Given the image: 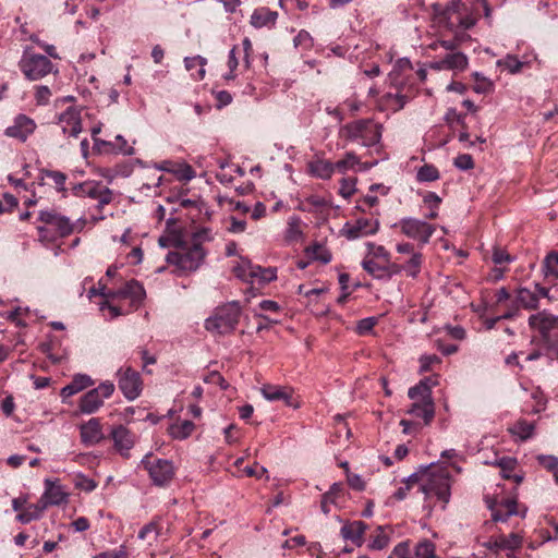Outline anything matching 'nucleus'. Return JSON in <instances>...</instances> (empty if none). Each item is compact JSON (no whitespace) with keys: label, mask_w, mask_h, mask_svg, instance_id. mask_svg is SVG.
Returning a JSON list of instances; mask_svg holds the SVG:
<instances>
[{"label":"nucleus","mask_w":558,"mask_h":558,"mask_svg":"<svg viewBox=\"0 0 558 558\" xmlns=\"http://www.w3.org/2000/svg\"><path fill=\"white\" fill-rule=\"evenodd\" d=\"M496 65L510 74H517L522 71L524 62L513 54H507L505 58L497 60Z\"/></svg>","instance_id":"nucleus-40"},{"label":"nucleus","mask_w":558,"mask_h":558,"mask_svg":"<svg viewBox=\"0 0 558 558\" xmlns=\"http://www.w3.org/2000/svg\"><path fill=\"white\" fill-rule=\"evenodd\" d=\"M379 221L373 218H360L354 225L347 223L343 228L345 236L349 240L375 234L378 231Z\"/></svg>","instance_id":"nucleus-19"},{"label":"nucleus","mask_w":558,"mask_h":558,"mask_svg":"<svg viewBox=\"0 0 558 558\" xmlns=\"http://www.w3.org/2000/svg\"><path fill=\"white\" fill-rule=\"evenodd\" d=\"M111 437L116 449L128 457L130 449L134 446V435L123 425H119L111 430Z\"/></svg>","instance_id":"nucleus-22"},{"label":"nucleus","mask_w":558,"mask_h":558,"mask_svg":"<svg viewBox=\"0 0 558 558\" xmlns=\"http://www.w3.org/2000/svg\"><path fill=\"white\" fill-rule=\"evenodd\" d=\"M529 326L543 338L558 337V315H553L546 311L538 312L529 317Z\"/></svg>","instance_id":"nucleus-14"},{"label":"nucleus","mask_w":558,"mask_h":558,"mask_svg":"<svg viewBox=\"0 0 558 558\" xmlns=\"http://www.w3.org/2000/svg\"><path fill=\"white\" fill-rule=\"evenodd\" d=\"M72 383L75 385L78 391H82L94 385L92 377L86 374L74 375Z\"/></svg>","instance_id":"nucleus-62"},{"label":"nucleus","mask_w":558,"mask_h":558,"mask_svg":"<svg viewBox=\"0 0 558 558\" xmlns=\"http://www.w3.org/2000/svg\"><path fill=\"white\" fill-rule=\"evenodd\" d=\"M453 166L461 171H468L474 168V161L471 155L460 154L453 159Z\"/></svg>","instance_id":"nucleus-54"},{"label":"nucleus","mask_w":558,"mask_h":558,"mask_svg":"<svg viewBox=\"0 0 558 558\" xmlns=\"http://www.w3.org/2000/svg\"><path fill=\"white\" fill-rule=\"evenodd\" d=\"M192 239H193V244L201 245L203 242H208L214 239L213 231H211V229L206 228V227L197 228L193 232Z\"/></svg>","instance_id":"nucleus-55"},{"label":"nucleus","mask_w":558,"mask_h":558,"mask_svg":"<svg viewBox=\"0 0 558 558\" xmlns=\"http://www.w3.org/2000/svg\"><path fill=\"white\" fill-rule=\"evenodd\" d=\"M440 178L438 169L434 165L425 163L417 169L416 180L421 183L434 182Z\"/></svg>","instance_id":"nucleus-44"},{"label":"nucleus","mask_w":558,"mask_h":558,"mask_svg":"<svg viewBox=\"0 0 558 558\" xmlns=\"http://www.w3.org/2000/svg\"><path fill=\"white\" fill-rule=\"evenodd\" d=\"M534 428L533 423L520 420L515 422L509 430L513 436L519 437L521 440H526L533 436Z\"/></svg>","instance_id":"nucleus-39"},{"label":"nucleus","mask_w":558,"mask_h":558,"mask_svg":"<svg viewBox=\"0 0 558 558\" xmlns=\"http://www.w3.org/2000/svg\"><path fill=\"white\" fill-rule=\"evenodd\" d=\"M307 172L317 179L329 180L335 173L333 162L316 158L307 163Z\"/></svg>","instance_id":"nucleus-27"},{"label":"nucleus","mask_w":558,"mask_h":558,"mask_svg":"<svg viewBox=\"0 0 558 558\" xmlns=\"http://www.w3.org/2000/svg\"><path fill=\"white\" fill-rule=\"evenodd\" d=\"M396 227H399L407 238L417 241L421 245L427 244L436 230L434 225L413 217L400 219Z\"/></svg>","instance_id":"nucleus-10"},{"label":"nucleus","mask_w":558,"mask_h":558,"mask_svg":"<svg viewBox=\"0 0 558 558\" xmlns=\"http://www.w3.org/2000/svg\"><path fill=\"white\" fill-rule=\"evenodd\" d=\"M399 72L393 70L389 73L388 80L393 87V90L386 92L377 99V107L381 111L397 112L401 110L410 100L411 96L408 95L405 87L398 80Z\"/></svg>","instance_id":"nucleus-5"},{"label":"nucleus","mask_w":558,"mask_h":558,"mask_svg":"<svg viewBox=\"0 0 558 558\" xmlns=\"http://www.w3.org/2000/svg\"><path fill=\"white\" fill-rule=\"evenodd\" d=\"M407 413L416 418H422L424 425H429L435 417V402L413 401L407 410Z\"/></svg>","instance_id":"nucleus-26"},{"label":"nucleus","mask_w":558,"mask_h":558,"mask_svg":"<svg viewBox=\"0 0 558 558\" xmlns=\"http://www.w3.org/2000/svg\"><path fill=\"white\" fill-rule=\"evenodd\" d=\"M411 543L409 539L398 543L388 558H411Z\"/></svg>","instance_id":"nucleus-52"},{"label":"nucleus","mask_w":558,"mask_h":558,"mask_svg":"<svg viewBox=\"0 0 558 558\" xmlns=\"http://www.w3.org/2000/svg\"><path fill=\"white\" fill-rule=\"evenodd\" d=\"M421 492L427 499L437 498L441 501L442 509L450 500V477L448 472L440 471L438 473L430 472L427 470L423 471V477L421 478Z\"/></svg>","instance_id":"nucleus-3"},{"label":"nucleus","mask_w":558,"mask_h":558,"mask_svg":"<svg viewBox=\"0 0 558 558\" xmlns=\"http://www.w3.org/2000/svg\"><path fill=\"white\" fill-rule=\"evenodd\" d=\"M207 60L202 56L185 57L184 65L185 69L191 72V76L194 81H202L205 77L206 71L205 65Z\"/></svg>","instance_id":"nucleus-31"},{"label":"nucleus","mask_w":558,"mask_h":558,"mask_svg":"<svg viewBox=\"0 0 558 558\" xmlns=\"http://www.w3.org/2000/svg\"><path fill=\"white\" fill-rule=\"evenodd\" d=\"M477 22V19L475 17V15L470 12V10L468 9V7L465 5L463 8V10L461 11V13L459 15H457V20H456V25H454V29H449L450 32H456V31H459V32H463L464 34H466L465 32L470 28H472Z\"/></svg>","instance_id":"nucleus-36"},{"label":"nucleus","mask_w":558,"mask_h":558,"mask_svg":"<svg viewBox=\"0 0 558 558\" xmlns=\"http://www.w3.org/2000/svg\"><path fill=\"white\" fill-rule=\"evenodd\" d=\"M58 124L61 126L64 136L76 138L83 129L81 109L77 107H69L59 114Z\"/></svg>","instance_id":"nucleus-16"},{"label":"nucleus","mask_w":558,"mask_h":558,"mask_svg":"<svg viewBox=\"0 0 558 558\" xmlns=\"http://www.w3.org/2000/svg\"><path fill=\"white\" fill-rule=\"evenodd\" d=\"M20 70L29 81H37L52 72L53 64L48 57L24 51L20 62Z\"/></svg>","instance_id":"nucleus-6"},{"label":"nucleus","mask_w":558,"mask_h":558,"mask_svg":"<svg viewBox=\"0 0 558 558\" xmlns=\"http://www.w3.org/2000/svg\"><path fill=\"white\" fill-rule=\"evenodd\" d=\"M141 464L148 472L153 483L157 486H167L174 476V466L170 460L154 459L151 454H146Z\"/></svg>","instance_id":"nucleus-9"},{"label":"nucleus","mask_w":558,"mask_h":558,"mask_svg":"<svg viewBox=\"0 0 558 558\" xmlns=\"http://www.w3.org/2000/svg\"><path fill=\"white\" fill-rule=\"evenodd\" d=\"M408 397L412 401H434L432 391H427L420 383L409 388Z\"/></svg>","instance_id":"nucleus-49"},{"label":"nucleus","mask_w":558,"mask_h":558,"mask_svg":"<svg viewBox=\"0 0 558 558\" xmlns=\"http://www.w3.org/2000/svg\"><path fill=\"white\" fill-rule=\"evenodd\" d=\"M447 70L463 71L466 69L468 57L462 52L449 53L445 57Z\"/></svg>","instance_id":"nucleus-41"},{"label":"nucleus","mask_w":558,"mask_h":558,"mask_svg":"<svg viewBox=\"0 0 558 558\" xmlns=\"http://www.w3.org/2000/svg\"><path fill=\"white\" fill-rule=\"evenodd\" d=\"M377 323V318L375 317H366L357 322L356 332L359 335H366L373 330Z\"/></svg>","instance_id":"nucleus-61"},{"label":"nucleus","mask_w":558,"mask_h":558,"mask_svg":"<svg viewBox=\"0 0 558 558\" xmlns=\"http://www.w3.org/2000/svg\"><path fill=\"white\" fill-rule=\"evenodd\" d=\"M195 429V424L189 420H178L173 422L169 428V435L177 440L186 439Z\"/></svg>","instance_id":"nucleus-33"},{"label":"nucleus","mask_w":558,"mask_h":558,"mask_svg":"<svg viewBox=\"0 0 558 558\" xmlns=\"http://www.w3.org/2000/svg\"><path fill=\"white\" fill-rule=\"evenodd\" d=\"M492 259L496 265L510 264L514 260L510 254L497 246L493 250Z\"/></svg>","instance_id":"nucleus-59"},{"label":"nucleus","mask_w":558,"mask_h":558,"mask_svg":"<svg viewBox=\"0 0 558 558\" xmlns=\"http://www.w3.org/2000/svg\"><path fill=\"white\" fill-rule=\"evenodd\" d=\"M523 536L520 533L512 532L509 535L499 534L490 536L488 541L483 542L482 546L493 551L496 556L500 551H506L509 558L513 557L517 549L521 548Z\"/></svg>","instance_id":"nucleus-13"},{"label":"nucleus","mask_w":558,"mask_h":558,"mask_svg":"<svg viewBox=\"0 0 558 558\" xmlns=\"http://www.w3.org/2000/svg\"><path fill=\"white\" fill-rule=\"evenodd\" d=\"M51 90L46 85L36 86L35 100L38 106H46L49 104Z\"/></svg>","instance_id":"nucleus-56"},{"label":"nucleus","mask_w":558,"mask_h":558,"mask_svg":"<svg viewBox=\"0 0 558 558\" xmlns=\"http://www.w3.org/2000/svg\"><path fill=\"white\" fill-rule=\"evenodd\" d=\"M235 276L244 282L266 284L277 278V269L272 267L263 268L252 264L250 260H242L234 267Z\"/></svg>","instance_id":"nucleus-8"},{"label":"nucleus","mask_w":558,"mask_h":558,"mask_svg":"<svg viewBox=\"0 0 558 558\" xmlns=\"http://www.w3.org/2000/svg\"><path fill=\"white\" fill-rule=\"evenodd\" d=\"M38 220L43 223L37 227L39 239L46 243H53L58 239L65 238L74 230L81 231L85 223L83 218L72 222L70 218L53 208L40 210Z\"/></svg>","instance_id":"nucleus-1"},{"label":"nucleus","mask_w":558,"mask_h":558,"mask_svg":"<svg viewBox=\"0 0 558 558\" xmlns=\"http://www.w3.org/2000/svg\"><path fill=\"white\" fill-rule=\"evenodd\" d=\"M294 47L310 49L313 45V38L306 31H300L293 39Z\"/></svg>","instance_id":"nucleus-57"},{"label":"nucleus","mask_w":558,"mask_h":558,"mask_svg":"<svg viewBox=\"0 0 558 558\" xmlns=\"http://www.w3.org/2000/svg\"><path fill=\"white\" fill-rule=\"evenodd\" d=\"M242 315L239 301L227 302L217 306L211 316L205 320V328L218 335L231 333L238 326Z\"/></svg>","instance_id":"nucleus-2"},{"label":"nucleus","mask_w":558,"mask_h":558,"mask_svg":"<svg viewBox=\"0 0 558 558\" xmlns=\"http://www.w3.org/2000/svg\"><path fill=\"white\" fill-rule=\"evenodd\" d=\"M112 294L113 299H130L132 303H141L144 300L146 292L141 282L136 280H130L119 290H112Z\"/></svg>","instance_id":"nucleus-24"},{"label":"nucleus","mask_w":558,"mask_h":558,"mask_svg":"<svg viewBox=\"0 0 558 558\" xmlns=\"http://www.w3.org/2000/svg\"><path fill=\"white\" fill-rule=\"evenodd\" d=\"M485 463L498 466L504 478L513 480L515 484H520L523 481V474L514 472L518 466L515 458L495 454L493 460H486Z\"/></svg>","instance_id":"nucleus-21"},{"label":"nucleus","mask_w":558,"mask_h":558,"mask_svg":"<svg viewBox=\"0 0 558 558\" xmlns=\"http://www.w3.org/2000/svg\"><path fill=\"white\" fill-rule=\"evenodd\" d=\"M341 133L351 142L371 147L379 143L381 126L371 120H359L344 125Z\"/></svg>","instance_id":"nucleus-4"},{"label":"nucleus","mask_w":558,"mask_h":558,"mask_svg":"<svg viewBox=\"0 0 558 558\" xmlns=\"http://www.w3.org/2000/svg\"><path fill=\"white\" fill-rule=\"evenodd\" d=\"M104 438L98 418L93 417L81 426V440L85 446H94Z\"/></svg>","instance_id":"nucleus-23"},{"label":"nucleus","mask_w":558,"mask_h":558,"mask_svg":"<svg viewBox=\"0 0 558 558\" xmlns=\"http://www.w3.org/2000/svg\"><path fill=\"white\" fill-rule=\"evenodd\" d=\"M414 558H438L436 555V545L427 539L423 538L416 543L413 548Z\"/></svg>","instance_id":"nucleus-38"},{"label":"nucleus","mask_w":558,"mask_h":558,"mask_svg":"<svg viewBox=\"0 0 558 558\" xmlns=\"http://www.w3.org/2000/svg\"><path fill=\"white\" fill-rule=\"evenodd\" d=\"M306 253L313 259L318 260L323 264H328L332 259L331 253L320 243H314L313 245L307 247Z\"/></svg>","instance_id":"nucleus-43"},{"label":"nucleus","mask_w":558,"mask_h":558,"mask_svg":"<svg viewBox=\"0 0 558 558\" xmlns=\"http://www.w3.org/2000/svg\"><path fill=\"white\" fill-rule=\"evenodd\" d=\"M362 266L364 270L372 275L374 278L383 279L389 277L388 268L379 265L373 259H364L362 262Z\"/></svg>","instance_id":"nucleus-46"},{"label":"nucleus","mask_w":558,"mask_h":558,"mask_svg":"<svg viewBox=\"0 0 558 558\" xmlns=\"http://www.w3.org/2000/svg\"><path fill=\"white\" fill-rule=\"evenodd\" d=\"M359 165H361L360 158L353 151L345 153L342 159L333 163L335 171H338L342 174L347 173L351 169H354V167Z\"/></svg>","instance_id":"nucleus-42"},{"label":"nucleus","mask_w":558,"mask_h":558,"mask_svg":"<svg viewBox=\"0 0 558 558\" xmlns=\"http://www.w3.org/2000/svg\"><path fill=\"white\" fill-rule=\"evenodd\" d=\"M278 13L268 8H257L251 15V25L255 28L272 27L276 24Z\"/></svg>","instance_id":"nucleus-28"},{"label":"nucleus","mask_w":558,"mask_h":558,"mask_svg":"<svg viewBox=\"0 0 558 558\" xmlns=\"http://www.w3.org/2000/svg\"><path fill=\"white\" fill-rule=\"evenodd\" d=\"M487 507L492 511V519L495 522H506L511 515L519 514L514 498L487 499Z\"/></svg>","instance_id":"nucleus-17"},{"label":"nucleus","mask_w":558,"mask_h":558,"mask_svg":"<svg viewBox=\"0 0 558 558\" xmlns=\"http://www.w3.org/2000/svg\"><path fill=\"white\" fill-rule=\"evenodd\" d=\"M542 270L548 282H558V252L554 251L546 255L543 260Z\"/></svg>","instance_id":"nucleus-34"},{"label":"nucleus","mask_w":558,"mask_h":558,"mask_svg":"<svg viewBox=\"0 0 558 558\" xmlns=\"http://www.w3.org/2000/svg\"><path fill=\"white\" fill-rule=\"evenodd\" d=\"M420 373H426L441 364V359L436 354H424L420 357Z\"/></svg>","instance_id":"nucleus-50"},{"label":"nucleus","mask_w":558,"mask_h":558,"mask_svg":"<svg viewBox=\"0 0 558 558\" xmlns=\"http://www.w3.org/2000/svg\"><path fill=\"white\" fill-rule=\"evenodd\" d=\"M117 377L119 389L129 401L140 397L143 381L138 372L130 366H125L118 369Z\"/></svg>","instance_id":"nucleus-12"},{"label":"nucleus","mask_w":558,"mask_h":558,"mask_svg":"<svg viewBox=\"0 0 558 558\" xmlns=\"http://www.w3.org/2000/svg\"><path fill=\"white\" fill-rule=\"evenodd\" d=\"M390 543V536L384 532V526H377L375 534L368 544V548L372 550H383Z\"/></svg>","instance_id":"nucleus-45"},{"label":"nucleus","mask_w":558,"mask_h":558,"mask_svg":"<svg viewBox=\"0 0 558 558\" xmlns=\"http://www.w3.org/2000/svg\"><path fill=\"white\" fill-rule=\"evenodd\" d=\"M73 194L77 197H89L98 202L97 209L101 210L113 199V192L101 182L86 181L73 186Z\"/></svg>","instance_id":"nucleus-11"},{"label":"nucleus","mask_w":558,"mask_h":558,"mask_svg":"<svg viewBox=\"0 0 558 558\" xmlns=\"http://www.w3.org/2000/svg\"><path fill=\"white\" fill-rule=\"evenodd\" d=\"M263 397L268 401H284L286 404L292 405V397L281 386L264 385L260 389Z\"/></svg>","instance_id":"nucleus-32"},{"label":"nucleus","mask_w":558,"mask_h":558,"mask_svg":"<svg viewBox=\"0 0 558 558\" xmlns=\"http://www.w3.org/2000/svg\"><path fill=\"white\" fill-rule=\"evenodd\" d=\"M302 236L301 218L299 216H291L288 220L286 230V239L288 241H298Z\"/></svg>","instance_id":"nucleus-47"},{"label":"nucleus","mask_w":558,"mask_h":558,"mask_svg":"<svg viewBox=\"0 0 558 558\" xmlns=\"http://www.w3.org/2000/svg\"><path fill=\"white\" fill-rule=\"evenodd\" d=\"M95 558H128V550L124 545H121L118 549L111 551H102Z\"/></svg>","instance_id":"nucleus-64"},{"label":"nucleus","mask_w":558,"mask_h":558,"mask_svg":"<svg viewBox=\"0 0 558 558\" xmlns=\"http://www.w3.org/2000/svg\"><path fill=\"white\" fill-rule=\"evenodd\" d=\"M104 400L96 390L92 389L82 396L80 400V411L84 414L95 413L101 405Z\"/></svg>","instance_id":"nucleus-30"},{"label":"nucleus","mask_w":558,"mask_h":558,"mask_svg":"<svg viewBox=\"0 0 558 558\" xmlns=\"http://www.w3.org/2000/svg\"><path fill=\"white\" fill-rule=\"evenodd\" d=\"M41 179L49 178L53 181L57 191L62 192L65 190L66 175L61 171L43 169L40 171Z\"/></svg>","instance_id":"nucleus-48"},{"label":"nucleus","mask_w":558,"mask_h":558,"mask_svg":"<svg viewBox=\"0 0 558 558\" xmlns=\"http://www.w3.org/2000/svg\"><path fill=\"white\" fill-rule=\"evenodd\" d=\"M45 507L60 506L68 501V494L57 481L45 480V490L39 499Z\"/></svg>","instance_id":"nucleus-20"},{"label":"nucleus","mask_w":558,"mask_h":558,"mask_svg":"<svg viewBox=\"0 0 558 558\" xmlns=\"http://www.w3.org/2000/svg\"><path fill=\"white\" fill-rule=\"evenodd\" d=\"M206 252L202 245L193 244L189 248L169 252L166 259L181 270L194 271L203 264Z\"/></svg>","instance_id":"nucleus-7"},{"label":"nucleus","mask_w":558,"mask_h":558,"mask_svg":"<svg viewBox=\"0 0 558 558\" xmlns=\"http://www.w3.org/2000/svg\"><path fill=\"white\" fill-rule=\"evenodd\" d=\"M37 124L32 118L20 113L13 119V123L5 129L4 134L24 143L35 132Z\"/></svg>","instance_id":"nucleus-15"},{"label":"nucleus","mask_w":558,"mask_h":558,"mask_svg":"<svg viewBox=\"0 0 558 558\" xmlns=\"http://www.w3.org/2000/svg\"><path fill=\"white\" fill-rule=\"evenodd\" d=\"M454 37L453 39H449V40H440V47L446 49V50H450V51H453L456 50L462 43L470 39V36L468 34H464L463 32H459V31H456V32H452Z\"/></svg>","instance_id":"nucleus-51"},{"label":"nucleus","mask_w":558,"mask_h":558,"mask_svg":"<svg viewBox=\"0 0 558 558\" xmlns=\"http://www.w3.org/2000/svg\"><path fill=\"white\" fill-rule=\"evenodd\" d=\"M423 254L420 252L412 253L410 258L402 265V269L408 277L416 278L422 269Z\"/></svg>","instance_id":"nucleus-37"},{"label":"nucleus","mask_w":558,"mask_h":558,"mask_svg":"<svg viewBox=\"0 0 558 558\" xmlns=\"http://www.w3.org/2000/svg\"><path fill=\"white\" fill-rule=\"evenodd\" d=\"M75 487L86 493H90L97 487V483L84 474H77L75 476Z\"/></svg>","instance_id":"nucleus-53"},{"label":"nucleus","mask_w":558,"mask_h":558,"mask_svg":"<svg viewBox=\"0 0 558 558\" xmlns=\"http://www.w3.org/2000/svg\"><path fill=\"white\" fill-rule=\"evenodd\" d=\"M46 509L45 504L38 500L36 504L25 506L23 511L16 515V520L23 524H27L40 519Z\"/></svg>","instance_id":"nucleus-35"},{"label":"nucleus","mask_w":558,"mask_h":558,"mask_svg":"<svg viewBox=\"0 0 558 558\" xmlns=\"http://www.w3.org/2000/svg\"><path fill=\"white\" fill-rule=\"evenodd\" d=\"M464 7L465 4L462 0H451L445 5L439 3L435 4L434 12L439 23H442L448 29H454L457 15L461 13Z\"/></svg>","instance_id":"nucleus-18"},{"label":"nucleus","mask_w":558,"mask_h":558,"mask_svg":"<svg viewBox=\"0 0 558 558\" xmlns=\"http://www.w3.org/2000/svg\"><path fill=\"white\" fill-rule=\"evenodd\" d=\"M173 173L179 180L189 182L195 178L196 173L190 165H181L178 169L173 170Z\"/></svg>","instance_id":"nucleus-60"},{"label":"nucleus","mask_w":558,"mask_h":558,"mask_svg":"<svg viewBox=\"0 0 558 558\" xmlns=\"http://www.w3.org/2000/svg\"><path fill=\"white\" fill-rule=\"evenodd\" d=\"M99 310L101 311L102 315L109 319L122 315V311L118 306L110 304L108 299L99 304Z\"/></svg>","instance_id":"nucleus-58"},{"label":"nucleus","mask_w":558,"mask_h":558,"mask_svg":"<svg viewBox=\"0 0 558 558\" xmlns=\"http://www.w3.org/2000/svg\"><path fill=\"white\" fill-rule=\"evenodd\" d=\"M538 463L547 471L553 472L558 468V458L555 456L541 454L537 457Z\"/></svg>","instance_id":"nucleus-63"},{"label":"nucleus","mask_w":558,"mask_h":558,"mask_svg":"<svg viewBox=\"0 0 558 558\" xmlns=\"http://www.w3.org/2000/svg\"><path fill=\"white\" fill-rule=\"evenodd\" d=\"M366 527L363 521H353L341 527V535L344 539L352 541L355 545L361 546Z\"/></svg>","instance_id":"nucleus-29"},{"label":"nucleus","mask_w":558,"mask_h":558,"mask_svg":"<svg viewBox=\"0 0 558 558\" xmlns=\"http://www.w3.org/2000/svg\"><path fill=\"white\" fill-rule=\"evenodd\" d=\"M511 302L519 311L520 308L532 311L539 306L538 294L527 288L517 289Z\"/></svg>","instance_id":"nucleus-25"}]
</instances>
